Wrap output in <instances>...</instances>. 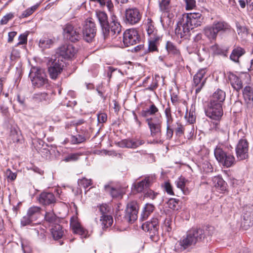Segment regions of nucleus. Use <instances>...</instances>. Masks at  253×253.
Returning a JSON list of instances; mask_svg holds the SVG:
<instances>
[{
  "label": "nucleus",
  "instance_id": "4be33fe9",
  "mask_svg": "<svg viewBox=\"0 0 253 253\" xmlns=\"http://www.w3.org/2000/svg\"><path fill=\"white\" fill-rule=\"evenodd\" d=\"M144 143V141L142 140H133L127 139L123 140L118 144L122 148H136Z\"/></svg>",
  "mask_w": 253,
  "mask_h": 253
},
{
  "label": "nucleus",
  "instance_id": "3c124183",
  "mask_svg": "<svg viewBox=\"0 0 253 253\" xmlns=\"http://www.w3.org/2000/svg\"><path fill=\"white\" fill-rule=\"evenodd\" d=\"M78 184L84 188H86L92 184V181L90 179L83 178L78 180Z\"/></svg>",
  "mask_w": 253,
  "mask_h": 253
},
{
  "label": "nucleus",
  "instance_id": "338daca9",
  "mask_svg": "<svg viewBox=\"0 0 253 253\" xmlns=\"http://www.w3.org/2000/svg\"><path fill=\"white\" fill-rule=\"evenodd\" d=\"M165 188L166 191L168 194L169 195H173V192L172 191V188L171 185L169 182H166L165 184Z\"/></svg>",
  "mask_w": 253,
  "mask_h": 253
},
{
  "label": "nucleus",
  "instance_id": "5fc2aeb1",
  "mask_svg": "<svg viewBox=\"0 0 253 253\" xmlns=\"http://www.w3.org/2000/svg\"><path fill=\"white\" fill-rule=\"evenodd\" d=\"M33 220L27 214L22 217L21 220V224L22 226H26L30 224Z\"/></svg>",
  "mask_w": 253,
  "mask_h": 253
},
{
  "label": "nucleus",
  "instance_id": "4d7b16f0",
  "mask_svg": "<svg viewBox=\"0 0 253 253\" xmlns=\"http://www.w3.org/2000/svg\"><path fill=\"white\" fill-rule=\"evenodd\" d=\"M179 200L176 199H170L168 201V205L169 208L175 209L178 205Z\"/></svg>",
  "mask_w": 253,
  "mask_h": 253
},
{
  "label": "nucleus",
  "instance_id": "680f3d73",
  "mask_svg": "<svg viewBox=\"0 0 253 253\" xmlns=\"http://www.w3.org/2000/svg\"><path fill=\"white\" fill-rule=\"evenodd\" d=\"M19 42L17 45H21L27 43V35L25 34H21L19 37Z\"/></svg>",
  "mask_w": 253,
  "mask_h": 253
},
{
  "label": "nucleus",
  "instance_id": "13d9d810",
  "mask_svg": "<svg viewBox=\"0 0 253 253\" xmlns=\"http://www.w3.org/2000/svg\"><path fill=\"white\" fill-rule=\"evenodd\" d=\"M177 126L175 128V132L176 134L181 135L184 133V126H183L180 123H176Z\"/></svg>",
  "mask_w": 253,
  "mask_h": 253
},
{
  "label": "nucleus",
  "instance_id": "4468645a",
  "mask_svg": "<svg viewBox=\"0 0 253 253\" xmlns=\"http://www.w3.org/2000/svg\"><path fill=\"white\" fill-rule=\"evenodd\" d=\"M213 230V228L210 227L206 231L201 228H192L188 231V232L196 244L198 242L202 241L206 236L211 235Z\"/></svg>",
  "mask_w": 253,
  "mask_h": 253
},
{
  "label": "nucleus",
  "instance_id": "c756f323",
  "mask_svg": "<svg viewBox=\"0 0 253 253\" xmlns=\"http://www.w3.org/2000/svg\"><path fill=\"white\" fill-rule=\"evenodd\" d=\"M27 214L35 221L41 216V208L37 206L32 207L28 209Z\"/></svg>",
  "mask_w": 253,
  "mask_h": 253
},
{
  "label": "nucleus",
  "instance_id": "412c9836",
  "mask_svg": "<svg viewBox=\"0 0 253 253\" xmlns=\"http://www.w3.org/2000/svg\"><path fill=\"white\" fill-rule=\"evenodd\" d=\"M155 180V177L153 176H149L145 178L141 181L133 185L134 189L137 192H141L144 188L149 187Z\"/></svg>",
  "mask_w": 253,
  "mask_h": 253
},
{
  "label": "nucleus",
  "instance_id": "a211bd4d",
  "mask_svg": "<svg viewBox=\"0 0 253 253\" xmlns=\"http://www.w3.org/2000/svg\"><path fill=\"white\" fill-rule=\"evenodd\" d=\"M76 53V49L72 44H64L59 47L57 53L64 58H71Z\"/></svg>",
  "mask_w": 253,
  "mask_h": 253
},
{
  "label": "nucleus",
  "instance_id": "f8f14e48",
  "mask_svg": "<svg viewBox=\"0 0 253 253\" xmlns=\"http://www.w3.org/2000/svg\"><path fill=\"white\" fill-rule=\"evenodd\" d=\"M96 33V28L95 23L91 20H87L83 29L84 39L88 42H91Z\"/></svg>",
  "mask_w": 253,
  "mask_h": 253
},
{
  "label": "nucleus",
  "instance_id": "0e129e2a",
  "mask_svg": "<svg viewBox=\"0 0 253 253\" xmlns=\"http://www.w3.org/2000/svg\"><path fill=\"white\" fill-rule=\"evenodd\" d=\"M6 175L8 179L11 180H14L16 178V173L12 172L9 169L6 170Z\"/></svg>",
  "mask_w": 253,
  "mask_h": 253
},
{
  "label": "nucleus",
  "instance_id": "393cba45",
  "mask_svg": "<svg viewBox=\"0 0 253 253\" xmlns=\"http://www.w3.org/2000/svg\"><path fill=\"white\" fill-rule=\"evenodd\" d=\"M194 244H195V243L188 231L186 236L180 239L176 243V246H180L179 249L180 250H184Z\"/></svg>",
  "mask_w": 253,
  "mask_h": 253
},
{
  "label": "nucleus",
  "instance_id": "603ef678",
  "mask_svg": "<svg viewBox=\"0 0 253 253\" xmlns=\"http://www.w3.org/2000/svg\"><path fill=\"white\" fill-rule=\"evenodd\" d=\"M99 210L102 216H104V215H108V213L111 212V208L107 204H102L100 206Z\"/></svg>",
  "mask_w": 253,
  "mask_h": 253
},
{
  "label": "nucleus",
  "instance_id": "79ce46f5",
  "mask_svg": "<svg viewBox=\"0 0 253 253\" xmlns=\"http://www.w3.org/2000/svg\"><path fill=\"white\" fill-rule=\"evenodd\" d=\"M166 49L168 54H171L173 55L179 51L175 45L171 42L168 41L166 44Z\"/></svg>",
  "mask_w": 253,
  "mask_h": 253
},
{
  "label": "nucleus",
  "instance_id": "f704fd0d",
  "mask_svg": "<svg viewBox=\"0 0 253 253\" xmlns=\"http://www.w3.org/2000/svg\"><path fill=\"white\" fill-rule=\"evenodd\" d=\"M245 51L243 48L240 47H237L234 48L230 56L231 60L235 62H239V58L242 56Z\"/></svg>",
  "mask_w": 253,
  "mask_h": 253
},
{
  "label": "nucleus",
  "instance_id": "473e14b6",
  "mask_svg": "<svg viewBox=\"0 0 253 253\" xmlns=\"http://www.w3.org/2000/svg\"><path fill=\"white\" fill-rule=\"evenodd\" d=\"M51 233L53 239L57 240L62 237L64 231L60 225L56 224L51 229Z\"/></svg>",
  "mask_w": 253,
  "mask_h": 253
},
{
  "label": "nucleus",
  "instance_id": "a878e982",
  "mask_svg": "<svg viewBox=\"0 0 253 253\" xmlns=\"http://www.w3.org/2000/svg\"><path fill=\"white\" fill-rule=\"evenodd\" d=\"M212 185L217 190L220 191H224L226 189L227 184L219 175L214 176L212 178Z\"/></svg>",
  "mask_w": 253,
  "mask_h": 253
},
{
  "label": "nucleus",
  "instance_id": "6ab92c4d",
  "mask_svg": "<svg viewBox=\"0 0 253 253\" xmlns=\"http://www.w3.org/2000/svg\"><path fill=\"white\" fill-rule=\"evenodd\" d=\"M70 225L73 232L81 236L82 238H86L88 236V231L85 229L76 219L71 218Z\"/></svg>",
  "mask_w": 253,
  "mask_h": 253
},
{
  "label": "nucleus",
  "instance_id": "9d476101",
  "mask_svg": "<svg viewBox=\"0 0 253 253\" xmlns=\"http://www.w3.org/2000/svg\"><path fill=\"white\" fill-rule=\"evenodd\" d=\"M139 207L136 202L129 203L126 209L125 219L130 223H133L137 218Z\"/></svg>",
  "mask_w": 253,
  "mask_h": 253
},
{
  "label": "nucleus",
  "instance_id": "f257e3e1",
  "mask_svg": "<svg viewBox=\"0 0 253 253\" xmlns=\"http://www.w3.org/2000/svg\"><path fill=\"white\" fill-rule=\"evenodd\" d=\"M230 29V25L223 21H215L211 26L204 29L205 36L210 40H215L218 33L225 32Z\"/></svg>",
  "mask_w": 253,
  "mask_h": 253
},
{
  "label": "nucleus",
  "instance_id": "4c0bfd02",
  "mask_svg": "<svg viewBox=\"0 0 253 253\" xmlns=\"http://www.w3.org/2000/svg\"><path fill=\"white\" fill-rule=\"evenodd\" d=\"M154 207L152 204H147L141 214V219L142 220L146 219L149 215L153 211Z\"/></svg>",
  "mask_w": 253,
  "mask_h": 253
},
{
  "label": "nucleus",
  "instance_id": "ddd939ff",
  "mask_svg": "<svg viewBox=\"0 0 253 253\" xmlns=\"http://www.w3.org/2000/svg\"><path fill=\"white\" fill-rule=\"evenodd\" d=\"M187 26L191 30L194 27L200 26L202 23L203 18L202 15L199 13H188L183 15L182 18Z\"/></svg>",
  "mask_w": 253,
  "mask_h": 253
},
{
  "label": "nucleus",
  "instance_id": "5701e85b",
  "mask_svg": "<svg viewBox=\"0 0 253 253\" xmlns=\"http://www.w3.org/2000/svg\"><path fill=\"white\" fill-rule=\"evenodd\" d=\"M187 24H185V22H184L182 18L181 21L177 23V27L175 29V32L178 37L182 38L188 34L191 29L189 27H187Z\"/></svg>",
  "mask_w": 253,
  "mask_h": 253
},
{
  "label": "nucleus",
  "instance_id": "aec40b11",
  "mask_svg": "<svg viewBox=\"0 0 253 253\" xmlns=\"http://www.w3.org/2000/svg\"><path fill=\"white\" fill-rule=\"evenodd\" d=\"M40 204L44 206L50 205L56 202V198L54 194L50 192H42L38 198Z\"/></svg>",
  "mask_w": 253,
  "mask_h": 253
},
{
  "label": "nucleus",
  "instance_id": "e2e57ef3",
  "mask_svg": "<svg viewBox=\"0 0 253 253\" xmlns=\"http://www.w3.org/2000/svg\"><path fill=\"white\" fill-rule=\"evenodd\" d=\"M242 103L240 101H236L235 102L232 107V109L235 113L238 112L241 110Z\"/></svg>",
  "mask_w": 253,
  "mask_h": 253
},
{
  "label": "nucleus",
  "instance_id": "20e7f679",
  "mask_svg": "<svg viewBox=\"0 0 253 253\" xmlns=\"http://www.w3.org/2000/svg\"><path fill=\"white\" fill-rule=\"evenodd\" d=\"M64 67V62L59 58L51 59L48 65V71L49 77L53 80H56L61 73Z\"/></svg>",
  "mask_w": 253,
  "mask_h": 253
},
{
  "label": "nucleus",
  "instance_id": "c85d7f7f",
  "mask_svg": "<svg viewBox=\"0 0 253 253\" xmlns=\"http://www.w3.org/2000/svg\"><path fill=\"white\" fill-rule=\"evenodd\" d=\"M146 30L149 38L156 37L160 36L158 34L157 30L155 28L154 23L150 19H148L146 24Z\"/></svg>",
  "mask_w": 253,
  "mask_h": 253
},
{
  "label": "nucleus",
  "instance_id": "09e8293b",
  "mask_svg": "<svg viewBox=\"0 0 253 253\" xmlns=\"http://www.w3.org/2000/svg\"><path fill=\"white\" fill-rule=\"evenodd\" d=\"M237 29V32L239 35H241L243 38H245L248 35V30L246 27L241 26L238 23L236 24Z\"/></svg>",
  "mask_w": 253,
  "mask_h": 253
},
{
  "label": "nucleus",
  "instance_id": "39448f33",
  "mask_svg": "<svg viewBox=\"0 0 253 253\" xmlns=\"http://www.w3.org/2000/svg\"><path fill=\"white\" fill-rule=\"evenodd\" d=\"M214 156L218 162L226 168L231 167L235 164L234 156L226 154L220 148L215 149Z\"/></svg>",
  "mask_w": 253,
  "mask_h": 253
},
{
  "label": "nucleus",
  "instance_id": "f3484780",
  "mask_svg": "<svg viewBox=\"0 0 253 253\" xmlns=\"http://www.w3.org/2000/svg\"><path fill=\"white\" fill-rule=\"evenodd\" d=\"M142 229L149 232L151 238L157 234L159 228V221L157 218H153L151 221H148L142 225Z\"/></svg>",
  "mask_w": 253,
  "mask_h": 253
},
{
  "label": "nucleus",
  "instance_id": "c03bdc74",
  "mask_svg": "<svg viewBox=\"0 0 253 253\" xmlns=\"http://www.w3.org/2000/svg\"><path fill=\"white\" fill-rule=\"evenodd\" d=\"M39 6V4H36L31 7L27 8L23 12L22 14L20 15V18H23L29 16L34 13V12L38 8Z\"/></svg>",
  "mask_w": 253,
  "mask_h": 253
},
{
  "label": "nucleus",
  "instance_id": "bf43d9fd",
  "mask_svg": "<svg viewBox=\"0 0 253 253\" xmlns=\"http://www.w3.org/2000/svg\"><path fill=\"white\" fill-rule=\"evenodd\" d=\"M173 133V129L170 128V125H167V131H166V139L168 140L170 139L172 136Z\"/></svg>",
  "mask_w": 253,
  "mask_h": 253
},
{
  "label": "nucleus",
  "instance_id": "774afa93",
  "mask_svg": "<svg viewBox=\"0 0 253 253\" xmlns=\"http://www.w3.org/2000/svg\"><path fill=\"white\" fill-rule=\"evenodd\" d=\"M36 98H39L41 100H47L49 99V95L47 93L42 92L40 94H37L36 95Z\"/></svg>",
  "mask_w": 253,
  "mask_h": 253
},
{
  "label": "nucleus",
  "instance_id": "1a4fd4ad",
  "mask_svg": "<svg viewBox=\"0 0 253 253\" xmlns=\"http://www.w3.org/2000/svg\"><path fill=\"white\" fill-rule=\"evenodd\" d=\"M80 32V29L74 28L71 24H67L63 29V36L66 39L75 42L81 38Z\"/></svg>",
  "mask_w": 253,
  "mask_h": 253
},
{
  "label": "nucleus",
  "instance_id": "e433bc0d",
  "mask_svg": "<svg viewBox=\"0 0 253 253\" xmlns=\"http://www.w3.org/2000/svg\"><path fill=\"white\" fill-rule=\"evenodd\" d=\"M21 135L20 131L18 127L16 126H12L10 130V136L13 142H18L20 141Z\"/></svg>",
  "mask_w": 253,
  "mask_h": 253
},
{
  "label": "nucleus",
  "instance_id": "b1692460",
  "mask_svg": "<svg viewBox=\"0 0 253 253\" xmlns=\"http://www.w3.org/2000/svg\"><path fill=\"white\" fill-rule=\"evenodd\" d=\"M225 97V92L220 89H217L211 97L210 102L214 104L219 103L222 106Z\"/></svg>",
  "mask_w": 253,
  "mask_h": 253
},
{
  "label": "nucleus",
  "instance_id": "37998d69",
  "mask_svg": "<svg viewBox=\"0 0 253 253\" xmlns=\"http://www.w3.org/2000/svg\"><path fill=\"white\" fill-rule=\"evenodd\" d=\"M185 178L183 177H180L178 178V179L176 181V184L177 187L180 189V190L183 192L184 194H187L188 193V191L185 190V184L186 182Z\"/></svg>",
  "mask_w": 253,
  "mask_h": 253
},
{
  "label": "nucleus",
  "instance_id": "de8ad7c7",
  "mask_svg": "<svg viewBox=\"0 0 253 253\" xmlns=\"http://www.w3.org/2000/svg\"><path fill=\"white\" fill-rule=\"evenodd\" d=\"M44 218L46 221L53 223L55 222L57 217L54 212L51 211L45 213Z\"/></svg>",
  "mask_w": 253,
  "mask_h": 253
},
{
  "label": "nucleus",
  "instance_id": "c9c22d12",
  "mask_svg": "<svg viewBox=\"0 0 253 253\" xmlns=\"http://www.w3.org/2000/svg\"><path fill=\"white\" fill-rule=\"evenodd\" d=\"M171 8L170 0H160L159 1V8L162 12L169 13Z\"/></svg>",
  "mask_w": 253,
  "mask_h": 253
},
{
  "label": "nucleus",
  "instance_id": "69168bd1",
  "mask_svg": "<svg viewBox=\"0 0 253 253\" xmlns=\"http://www.w3.org/2000/svg\"><path fill=\"white\" fill-rule=\"evenodd\" d=\"M107 116L105 113H100L97 116V120L99 123H104L107 120Z\"/></svg>",
  "mask_w": 253,
  "mask_h": 253
},
{
  "label": "nucleus",
  "instance_id": "a19ab883",
  "mask_svg": "<svg viewBox=\"0 0 253 253\" xmlns=\"http://www.w3.org/2000/svg\"><path fill=\"white\" fill-rule=\"evenodd\" d=\"M164 113L167 125H170L173 121V118L172 116L171 110L169 103H168V106L165 109Z\"/></svg>",
  "mask_w": 253,
  "mask_h": 253
},
{
  "label": "nucleus",
  "instance_id": "7c9ffc66",
  "mask_svg": "<svg viewBox=\"0 0 253 253\" xmlns=\"http://www.w3.org/2000/svg\"><path fill=\"white\" fill-rule=\"evenodd\" d=\"M161 39V36L156 37L149 38L148 39V50L149 52L158 51V46L159 44V41Z\"/></svg>",
  "mask_w": 253,
  "mask_h": 253
},
{
  "label": "nucleus",
  "instance_id": "58836bf2",
  "mask_svg": "<svg viewBox=\"0 0 253 253\" xmlns=\"http://www.w3.org/2000/svg\"><path fill=\"white\" fill-rule=\"evenodd\" d=\"M100 221L103 228H108L112 225L113 219L111 215H104L101 216Z\"/></svg>",
  "mask_w": 253,
  "mask_h": 253
},
{
  "label": "nucleus",
  "instance_id": "423d86ee",
  "mask_svg": "<svg viewBox=\"0 0 253 253\" xmlns=\"http://www.w3.org/2000/svg\"><path fill=\"white\" fill-rule=\"evenodd\" d=\"M207 69L206 68H201L198 70L193 77L192 85L193 87L195 88L196 94L200 92L205 85L207 79Z\"/></svg>",
  "mask_w": 253,
  "mask_h": 253
},
{
  "label": "nucleus",
  "instance_id": "2f4dec72",
  "mask_svg": "<svg viewBox=\"0 0 253 253\" xmlns=\"http://www.w3.org/2000/svg\"><path fill=\"white\" fill-rule=\"evenodd\" d=\"M158 113H159V109L154 103H152L146 110H142L141 114L142 117L146 118L156 115Z\"/></svg>",
  "mask_w": 253,
  "mask_h": 253
},
{
  "label": "nucleus",
  "instance_id": "a18cd8bd",
  "mask_svg": "<svg viewBox=\"0 0 253 253\" xmlns=\"http://www.w3.org/2000/svg\"><path fill=\"white\" fill-rule=\"evenodd\" d=\"M52 43L51 40L46 38L41 39L39 42V46L42 48H49Z\"/></svg>",
  "mask_w": 253,
  "mask_h": 253
},
{
  "label": "nucleus",
  "instance_id": "ea45409f",
  "mask_svg": "<svg viewBox=\"0 0 253 253\" xmlns=\"http://www.w3.org/2000/svg\"><path fill=\"white\" fill-rule=\"evenodd\" d=\"M105 191L110 194L112 197H118L121 196V193L120 191L111 186L109 184H106L104 185Z\"/></svg>",
  "mask_w": 253,
  "mask_h": 253
},
{
  "label": "nucleus",
  "instance_id": "f03ea898",
  "mask_svg": "<svg viewBox=\"0 0 253 253\" xmlns=\"http://www.w3.org/2000/svg\"><path fill=\"white\" fill-rule=\"evenodd\" d=\"M32 84L36 87H41L48 84L44 70L38 67H33L29 74Z\"/></svg>",
  "mask_w": 253,
  "mask_h": 253
},
{
  "label": "nucleus",
  "instance_id": "49530a36",
  "mask_svg": "<svg viewBox=\"0 0 253 253\" xmlns=\"http://www.w3.org/2000/svg\"><path fill=\"white\" fill-rule=\"evenodd\" d=\"M85 140V137L81 134H78L76 136L72 135L70 139L71 142L73 144H79L84 142Z\"/></svg>",
  "mask_w": 253,
  "mask_h": 253
},
{
  "label": "nucleus",
  "instance_id": "6e6552de",
  "mask_svg": "<svg viewBox=\"0 0 253 253\" xmlns=\"http://www.w3.org/2000/svg\"><path fill=\"white\" fill-rule=\"evenodd\" d=\"M96 16L102 28V34L104 40H107L110 36V28L106 13L101 11H96Z\"/></svg>",
  "mask_w": 253,
  "mask_h": 253
},
{
  "label": "nucleus",
  "instance_id": "6e6d98bb",
  "mask_svg": "<svg viewBox=\"0 0 253 253\" xmlns=\"http://www.w3.org/2000/svg\"><path fill=\"white\" fill-rule=\"evenodd\" d=\"M80 155L78 153L71 154L65 158V161H75L78 159Z\"/></svg>",
  "mask_w": 253,
  "mask_h": 253
},
{
  "label": "nucleus",
  "instance_id": "dca6fc26",
  "mask_svg": "<svg viewBox=\"0 0 253 253\" xmlns=\"http://www.w3.org/2000/svg\"><path fill=\"white\" fill-rule=\"evenodd\" d=\"M142 15L139 9L136 8L126 9L125 11V21L126 23L133 25L138 23Z\"/></svg>",
  "mask_w": 253,
  "mask_h": 253
},
{
  "label": "nucleus",
  "instance_id": "72a5a7b5",
  "mask_svg": "<svg viewBox=\"0 0 253 253\" xmlns=\"http://www.w3.org/2000/svg\"><path fill=\"white\" fill-rule=\"evenodd\" d=\"M243 96L248 105H250L253 101V89L250 86H246L243 92Z\"/></svg>",
  "mask_w": 253,
  "mask_h": 253
},
{
  "label": "nucleus",
  "instance_id": "0eeeda50",
  "mask_svg": "<svg viewBox=\"0 0 253 253\" xmlns=\"http://www.w3.org/2000/svg\"><path fill=\"white\" fill-rule=\"evenodd\" d=\"M205 113L209 118L218 121L221 119L223 114L222 106L219 103L209 102L205 109Z\"/></svg>",
  "mask_w": 253,
  "mask_h": 253
},
{
  "label": "nucleus",
  "instance_id": "cd10ccee",
  "mask_svg": "<svg viewBox=\"0 0 253 253\" xmlns=\"http://www.w3.org/2000/svg\"><path fill=\"white\" fill-rule=\"evenodd\" d=\"M228 79L232 86L237 91H239L242 87V83L240 79L235 74L230 73Z\"/></svg>",
  "mask_w": 253,
  "mask_h": 253
},
{
  "label": "nucleus",
  "instance_id": "864d4df0",
  "mask_svg": "<svg viewBox=\"0 0 253 253\" xmlns=\"http://www.w3.org/2000/svg\"><path fill=\"white\" fill-rule=\"evenodd\" d=\"M14 15L12 13H10L4 16L0 20L1 25H5L7 23L9 20L13 18Z\"/></svg>",
  "mask_w": 253,
  "mask_h": 253
},
{
  "label": "nucleus",
  "instance_id": "8fccbe9b",
  "mask_svg": "<svg viewBox=\"0 0 253 253\" xmlns=\"http://www.w3.org/2000/svg\"><path fill=\"white\" fill-rule=\"evenodd\" d=\"M185 118L190 124H193L196 121L195 113L193 111L190 110L186 112Z\"/></svg>",
  "mask_w": 253,
  "mask_h": 253
},
{
  "label": "nucleus",
  "instance_id": "9b49d317",
  "mask_svg": "<svg viewBox=\"0 0 253 253\" xmlns=\"http://www.w3.org/2000/svg\"><path fill=\"white\" fill-rule=\"evenodd\" d=\"M139 40L140 37L135 29H127L123 34V42L126 46L134 45Z\"/></svg>",
  "mask_w": 253,
  "mask_h": 253
},
{
  "label": "nucleus",
  "instance_id": "052dcab7",
  "mask_svg": "<svg viewBox=\"0 0 253 253\" xmlns=\"http://www.w3.org/2000/svg\"><path fill=\"white\" fill-rule=\"evenodd\" d=\"M185 2L187 9H192L196 6V1L195 0H185Z\"/></svg>",
  "mask_w": 253,
  "mask_h": 253
},
{
  "label": "nucleus",
  "instance_id": "bb28decb",
  "mask_svg": "<svg viewBox=\"0 0 253 253\" xmlns=\"http://www.w3.org/2000/svg\"><path fill=\"white\" fill-rule=\"evenodd\" d=\"M110 28V36L107 39H110V37L112 39L116 38L121 32V26L120 23L115 20H113L111 23Z\"/></svg>",
  "mask_w": 253,
  "mask_h": 253
},
{
  "label": "nucleus",
  "instance_id": "2eb2a0df",
  "mask_svg": "<svg viewBox=\"0 0 253 253\" xmlns=\"http://www.w3.org/2000/svg\"><path fill=\"white\" fill-rule=\"evenodd\" d=\"M249 143L245 139H241L236 147V156L238 160H244L249 157Z\"/></svg>",
  "mask_w": 253,
  "mask_h": 253
},
{
  "label": "nucleus",
  "instance_id": "7ed1b4c3",
  "mask_svg": "<svg viewBox=\"0 0 253 253\" xmlns=\"http://www.w3.org/2000/svg\"><path fill=\"white\" fill-rule=\"evenodd\" d=\"M161 116L159 117L149 118L146 120L150 130L151 135L155 138L156 143H162Z\"/></svg>",
  "mask_w": 253,
  "mask_h": 253
}]
</instances>
